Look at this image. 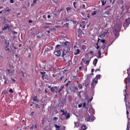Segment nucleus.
<instances>
[{"mask_svg": "<svg viewBox=\"0 0 130 130\" xmlns=\"http://www.w3.org/2000/svg\"><path fill=\"white\" fill-rule=\"evenodd\" d=\"M10 2L11 4H14V0H10Z\"/></svg>", "mask_w": 130, "mask_h": 130, "instance_id": "052dcab7", "label": "nucleus"}, {"mask_svg": "<svg viewBox=\"0 0 130 130\" xmlns=\"http://www.w3.org/2000/svg\"><path fill=\"white\" fill-rule=\"evenodd\" d=\"M54 127H55L56 130H61V129H60V126H59L56 124H54Z\"/></svg>", "mask_w": 130, "mask_h": 130, "instance_id": "6ab92c4d", "label": "nucleus"}, {"mask_svg": "<svg viewBox=\"0 0 130 130\" xmlns=\"http://www.w3.org/2000/svg\"><path fill=\"white\" fill-rule=\"evenodd\" d=\"M81 49L82 50H86L87 49V46L86 45H82L81 46Z\"/></svg>", "mask_w": 130, "mask_h": 130, "instance_id": "a878e982", "label": "nucleus"}, {"mask_svg": "<svg viewBox=\"0 0 130 130\" xmlns=\"http://www.w3.org/2000/svg\"><path fill=\"white\" fill-rule=\"evenodd\" d=\"M62 112H63V115H67V112L64 113V111H63L62 110H61Z\"/></svg>", "mask_w": 130, "mask_h": 130, "instance_id": "3c124183", "label": "nucleus"}, {"mask_svg": "<svg viewBox=\"0 0 130 130\" xmlns=\"http://www.w3.org/2000/svg\"><path fill=\"white\" fill-rule=\"evenodd\" d=\"M105 14H106V15H109V12L108 11H106Z\"/></svg>", "mask_w": 130, "mask_h": 130, "instance_id": "e2e57ef3", "label": "nucleus"}, {"mask_svg": "<svg viewBox=\"0 0 130 130\" xmlns=\"http://www.w3.org/2000/svg\"><path fill=\"white\" fill-rule=\"evenodd\" d=\"M87 128V126L86 125H82L81 127V130H86Z\"/></svg>", "mask_w": 130, "mask_h": 130, "instance_id": "393cba45", "label": "nucleus"}, {"mask_svg": "<svg viewBox=\"0 0 130 130\" xmlns=\"http://www.w3.org/2000/svg\"><path fill=\"white\" fill-rule=\"evenodd\" d=\"M33 101L34 102H36V103H38L39 102V101L38 99H37V96H35L32 97Z\"/></svg>", "mask_w": 130, "mask_h": 130, "instance_id": "f3484780", "label": "nucleus"}, {"mask_svg": "<svg viewBox=\"0 0 130 130\" xmlns=\"http://www.w3.org/2000/svg\"><path fill=\"white\" fill-rule=\"evenodd\" d=\"M78 87L79 89H83V85L82 84H79Z\"/></svg>", "mask_w": 130, "mask_h": 130, "instance_id": "4c0bfd02", "label": "nucleus"}, {"mask_svg": "<svg viewBox=\"0 0 130 130\" xmlns=\"http://www.w3.org/2000/svg\"><path fill=\"white\" fill-rule=\"evenodd\" d=\"M91 88H95V84H94V82H92L91 84Z\"/></svg>", "mask_w": 130, "mask_h": 130, "instance_id": "09e8293b", "label": "nucleus"}, {"mask_svg": "<svg viewBox=\"0 0 130 130\" xmlns=\"http://www.w3.org/2000/svg\"><path fill=\"white\" fill-rule=\"evenodd\" d=\"M53 54L56 55V56H57L58 57H59L61 54V50H56L54 51Z\"/></svg>", "mask_w": 130, "mask_h": 130, "instance_id": "0eeeda50", "label": "nucleus"}, {"mask_svg": "<svg viewBox=\"0 0 130 130\" xmlns=\"http://www.w3.org/2000/svg\"><path fill=\"white\" fill-rule=\"evenodd\" d=\"M74 124L75 127H79V126H80V124H79L78 122H75Z\"/></svg>", "mask_w": 130, "mask_h": 130, "instance_id": "bb28decb", "label": "nucleus"}, {"mask_svg": "<svg viewBox=\"0 0 130 130\" xmlns=\"http://www.w3.org/2000/svg\"><path fill=\"white\" fill-rule=\"evenodd\" d=\"M55 48V50H58L60 48V45H57Z\"/></svg>", "mask_w": 130, "mask_h": 130, "instance_id": "72a5a7b5", "label": "nucleus"}, {"mask_svg": "<svg viewBox=\"0 0 130 130\" xmlns=\"http://www.w3.org/2000/svg\"><path fill=\"white\" fill-rule=\"evenodd\" d=\"M120 29H121V24L118 25L117 27H116L115 29L113 30L114 31V35L117 37H118V35H119V32H118V31L117 30H120Z\"/></svg>", "mask_w": 130, "mask_h": 130, "instance_id": "7ed1b4c3", "label": "nucleus"}, {"mask_svg": "<svg viewBox=\"0 0 130 130\" xmlns=\"http://www.w3.org/2000/svg\"><path fill=\"white\" fill-rule=\"evenodd\" d=\"M93 100V98H91L90 99L87 100V103H86V102L83 103V107L84 108H85L86 110H88L89 109V106H90V105L89 104V102H91Z\"/></svg>", "mask_w": 130, "mask_h": 130, "instance_id": "f03ea898", "label": "nucleus"}, {"mask_svg": "<svg viewBox=\"0 0 130 130\" xmlns=\"http://www.w3.org/2000/svg\"><path fill=\"white\" fill-rule=\"evenodd\" d=\"M124 101L125 102V106L126 108V109L127 110V108H130V102L129 101L126 102V93H124Z\"/></svg>", "mask_w": 130, "mask_h": 130, "instance_id": "423d86ee", "label": "nucleus"}, {"mask_svg": "<svg viewBox=\"0 0 130 130\" xmlns=\"http://www.w3.org/2000/svg\"><path fill=\"white\" fill-rule=\"evenodd\" d=\"M28 58H32V57L31 56V53L28 54Z\"/></svg>", "mask_w": 130, "mask_h": 130, "instance_id": "864d4df0", "label": "nucleus"}, {"mask_svg": "<svg viewBox=\"0 0 130 130\" xmlns=\"http://www.w3.org/2000/svg\"><path fill=\"white\" fill-rule=\"evenodd\" d=\"M73 6H74V8H75V9H77V2H74Z\"/></svg>", "mask_w": 130, "mask_h": 130, "instance_id": "79ce46f5", "label": "nucleus"}, {"mask_svg": "<svg viewBox=\"0 0 130 130\" xmlns=\"http://www.w3.org/2000/svg\"><path fill=\"white\" fill-rule=\"evenodd\" d=\"M6 51H10V49L8 47H7V48H6Z\"/></svg>", "mask_w": 130, "mask_h": 130, "instance_id": "0e129e2a", "label": "nucleus"}, {"mask_svg": "<svg viewBox=\"0 0 130 130\" xmlns=\"http://www.w3.org/2000/svg\"><path fill=\"white\" fill-rule=\"evenodd\" d=\"M88 109V110L87 111H88V112L91 115H94L95 114V110L92 108V105H91V103H90V106H89Z\"/></svg>", "mask_w": 130, "mask_h": 130, "instance_id": "20e7f679", "label": "nucleus"}, {"mask_svg": "<svg viewBox=\"0 0 130 130\" xmlns=\"http://www.w3.org/2000/svg\"><path fill=\"white\" fill-rule=\"evenodd\" d=\"M23 129L24 130L27 129V127L26 126H23Z\"/></svg>", "mask_w": 130, "mask_h": 130, "instance_id": "774afa93", "label": "nucleus"}, {"mask_svg": "<svg viewBox=\"0 0 130 130\" xmlns=\"http://www.w3.org/2000/svg\"><path fill=\"white\" fill-rule=\"evenodd\" d=\"M128 114H129L128 111H127V110L126 109V115L128 119Z\"/></svg>", "mask_w": 130, "mask_h": 130, "instance_id": "603ef678", "label": "nucleus"}, {"mask_svg": "<svg viewBox=\"0 0 130 130\" xmlns=\"http://www.w3.org/2000/svg\"><path fill=\"white\" fill-rule=\"evenodd\" d=\"M78 33L79 36H80V35H82V33H83V30L81 28H78Z\"/></svg>", "mask_w": 130, "mask_h": 130, "instance_id": "b1692460", "label": "nucleus"}, {"mask_svg": "<svg viewBox=\"0 0 130 130\" xmlns=\"http://www.w3.org/2000/svg\"><path fill=\"white\" fill-rule=\"evenodd\" d=\"M11 80H12V81H13V82H16V80H15L13 78H11Z\"/></svg>", "mask_w": 130, "mask_h": 130, "instance_id": "338daca9", "label": "nucleus"}, {"mask_svg": "<svg viewBox=\"0 0 130 130\" xmlns=\"http://www.w3.org/2000/svg\"><path fill=\"white\" fill-rule=\"evenodd\" d=\"M85 119L87 121H94V120H95V117L88 114V117L86 118Z\"/></svg>", "mask_w": 130, "mask_h": 130, "instance_id": "6e6552de", "label": "nucleus"}, {"mask_svg": "<svg viewBox=\"0 0 130 130\" xmlns=\"http://www.w3.org/2000/svg\"><path fill=\"white\" fill-rule=\"evenodd\" d=\"M98 54H99V55L97 56V57L98 58H101V51L100 50H99L98 51Z\"/></svg>", "mask_w": 130, "mask_h": 130, "instance_id": "cd10ccee", "label": "nucleus"}, {"mask_svg": "<svg viewBox=\"0 0 130 130\" xmlns=\"http://www.w3.org/2000/svg\"><path fill=\"white\" fill-rule=\"evenodd\" d=\"M52 71L54 74H55V73H57V72L59 71V68L57 67L53 68L52 69Z\"/></svg>", "mask_w": 130, "mask_h": 130, "instance_id": "4468645a", "label": "nucleus"}, {"mask_svg": "<svg viewBox=\"0 0 130 130\" xmlns=\"http://www.w3.org/2000/svg\"><path fill=\"white\" fill-rule=\"evenodd\" d=\"M50 91L52 93H54L55 92V90H54V87H51Z\"/></svg>", "mask_w": 130, "mask_h": 130, "instance_id": "e433bc0d", "label": "nucleus"}, {"mask_svg": "<svg viewBox=\"0 0 130 130\" xmlns=\"http://www.w3.org/2000/svg\"><path fill=\"white\" fill-rule=\"evenodd\" d=\"M99 41H100V38H98V42L96 44V46L97 47H96V49H99L100 48V46L98 45V43H99Z\"/></svg>", "mask_w": 130, "mask_h": 130, "instance_id": "2f4dec72", "label": "nucleus"}, {"mask_svg": "<svg viewBox=\"0 0 130 130\" xmlns=\"http://www.w3.org/2000/svg\"><path fill=\"white\" fill-rule=\"evenodd\" d=\"M70 83H71V81H68L66 84H64V86H66V87H68V86H69V84H70Z\"/></svg>", "mask_w": 130, "mask_h": 130, "instance_id": "c03bdc74", "label": "nucleus"}, {"mask_svg": "<svg viewBox=\"0 0 130 130\" xmlns=\"http://www.w3.org/2000/svg\"><path fill=\"white\" fill-rule=\"evenodd\" d=\"M129 82H130V77L127 78L126 79V81L125 82V84H126V85H125V89L124 90V92L126 93V90H127V84H128L129 83Z\"/></svg>", "mask_w": 130, "mask_h": 130, "instance_id": "1a4fd4ad", "label": "nucleus"}, {"mask_svg": "<svg viewBox=\"0 0 130 130\" xmlns=\"http://www.w3.org/2000/svg\"><path fill=\"white\" fill-rule=\"evenodd\" d=\"M9 93H14V91L13 90V89L11 88L9 89Z\"/></svg>", "mask_w": 130, "mask_h": 130, "instance_id": "8fccbe9b", "label": "nucleus"}, {"mask_svg": "<svg viewBox=\"0 0 130 130\" xmlns=\"http://www.w3.org/2000/svg\"><path fill=\"white\" fill-rule=\"evenodd\" d=\"M82 106H83L82 104H80L78 105L79 108H81V107H82Z\"/></svg>", "mask_w": 130, "mask_h": 130, "instance_id": "6e6d98bb", "label": "nucleus"}, {"mask_svg": "<svg viewBox=\"0 0 130 130\" xmlns=\"http://www.w3.org/2000/svg\"><path fill=\"white\" fill-rule=\"evenodd\" d=\"M80 51L79 49H77L75 50L74 52V55H78V54H80Z\"/></svg>", "mask_w": 130, "mask_h": 130, "instance_id": "aec40b11", "label": "nucleus"}, {"mask_svg": "<svg viewBox=\"0 0 130 130\" xmlns=\"http://www.w3.org/2000/svg\"><path fill=\"white\" fill-rule=\"evenodd\" d=\"M82 8L83 9H85V8H86V6L84 4H83Z\"/></svg>", "mask_w": 130, "mask_h": 130, "instance_id": "69168bd1", "label": "nucleus"}, {"mask_svg": "<svg viewBox=\"0 0 130 130\" xmlns=\"http://www.w3.org/2000/svg\"><path fill=\"white\" fill-rule=\"evenodd\" d=\"M4 44L6 45V48H8V47H9V46L10 45V41L5 40Z\"/></svg>", "mask_w": 130, "mask_h": 130, "instance_id": "ddd939ff", "label": "nucleus"}, {"mask_svg": "<svg viewBox=\"0 0 130 130\" xmlns=\"http://www.w3.org/2000/svg\"><path fill=\"white\" fill-rule=\"evenodd\" d=\"M37 3V0H34L33 1V4H36Z\"/></svg>", "mask_w": 130, "mask_h": 130, "instance_id": "680f3d73", "label": "nucleus"}, {"mask_svg": "<svg viewBox=\"0 0 130 130\" xmlns=\"http://www.w3.org/2000/svg\"><path fill=\"white\" fill-rule=\"evenodd\" d=\"M40 74H41L42 76H45V74H46V73H45V72L43 71V72H41Z\"/></svg>", "mask_w": 130, "mask_h": 130, "instance_id": "49530a36", "label": "nucleus"}, {"mask_svg": "<svg viewBox=\"0 0 130 130\" xmlns=\"http://www.w3.org/2000/svg\"><path fill=\"white\" fill-rule=\"evenodd\" d=\"M92 83H95V84H97L98 83V79L94 78L92 80Z\"/></svg>", "mask_w": 130, "mask_h": 130, "instance_id": "473e14b6", "label": "nucleus"}, {"mask_svg": "<svg viewBox=\"0 0 130 130\" xmlns=\"http://www.w3.org/2000/svg\"><path fill=\"white\" fill-rule=\"evenodd\" d=\"M101 42H102V43H105V40H101Z\"/></svg>", "mask_w": 130, "mask_h": 130, "instance_id": "5fc2aeb1", "label": "nucleus"}, {"mask_svg": "<svg viewBox=\"0 0 130 130\" xmlns=\"http://www.w3.org/2000/svg\"><path fill=\"white\" fill-rule=\"evenodd\" d=\"M9 25H7L6 26H4L3 28V30H7V29H9Z\"/></svg>", "mask_w": 130, "mask_h": 130, "instance_id": "58836bf2", "label": "nucleus"}, {"mask_svg": "<svg viewBox=\"0 0 130 130\" xmlns=\"http://www.w3.org/2000/svg\"><path fill=\"white\" fill-rule=\"evenodd\" d=\"M97 14V11H95L91 13V16H95Z\"/></svg>", "mask_w": 130, "mask_h": 130, "instance_id": "a19ab883", "label": "nucleus"}, {"mask_svg": "<svg viewBox=\"0 0 130 130\" xmlns=\"http://www.w3.org/2000/svg\"><path fill=\"white\" fill-rule=\"evenodd\" d=\"M3 80H5L4 84H8V82H9V79H8V77L6 76V75L3 76Z\"/></svg>", "mask_w": 130, "mask_h": 130, "instance_id": "2eb2a0df", "label": "nucleus"}, {"mask_svg": "<svg viewBox=\"0 0 130 130\" xmlns=\"http://www.w3.org/2000/svg\"><path fill=\"white\" fill-rule=\"evenodd\" d=\"M105 35H106V34L104 31L102 34L100 35L99 37H100V38H103V37H105Z\"/></svg>", "mask_w": 130, "mask_h": 130, "instance_id": "5701e85b", "label": "nucleus"}, {"mask_svg": "<svg viewBox=\"0 0 130 130\" xmlns=\"http://www.w3.org/2000/svg\"><path fill=\"white\" fill-rule=\"evenodd\" d=\"M95 79H97L98 80H100V78H101V75H97Z\"/></svg>", "mask_w": 130, "mask_h": 130, "instance_id": "ea45409f", "label": "nucleus"}, {"mask_svg": "<svg viewBox=\"0 0 130 130\" xmlns=\"http://www.w3.org/2000/svg\"><path fill=\"white\" fill-rule=\"evenodd\" d=\"M64 55L68 57L70 56V52L68 51L66 52L62 51V57H64Z\"/></svg>", "mask_w": 130, "mask_h": 130, "instance_id": "9b49d317", "label": "nucleus"}, {"mask_svg": "<svg viewBox=\"0 0 130 130\" xmlns=\"http://www.w3.org/2000/svg\"><path fill=\"white\" fill-rule=\"evenodd\" d=\"M66 10H67L68 13H70V12H71V11H72V7H68L67 8H66Z\"/></svg>", "mask_w": 130, "mask_h": 130, "instance_id": "c9c22d12", "label": "nucleus"}, {"mask_svg": "<svg viewBox=\"0 0 130 130\" xmlns=\"http://www.w3.org/2000/svg\"><path fill=\"white\" fill-rule=\"evenodd\" d=\"M13 34L15 35V34H18V32H16V31L15 30H13Z\"/></svg>", "mask_w": 130, "mask_h": 130, "instance_id": "4d7b16f0", "label": "nucleus"}, {"mask_svg": "<svg viewBox=\"0 0 130 130\" xmlns=\"http://www.w3.org/2000/svg\"><path fill=\"white\" fill-rule=\"evenodd\" d=\"M129 123H130L128 121L126 130H129V128H128V127H129Z\"/></svg>", "mask_w": 130, "mask_h": 130, "instance_id": "a18cd8bd", "label": "nucleus"}, {"mask_svg": "<svg viewBox=\"0 0 130 130\" xmlns=\"http://www.w3.org/2000/svg\"><path fill=\"white\" fill-rule=\"evenodd\" d=\"M29 33L31 35H35V33H36V31H35V27L31 28L29 30Z\"/></svg>", "mask_w": 130, "mask_h": 130, "instance_id": "f8f14e48", "label": "nucleus"}, {"mask_svg": "<svg viewBox=\"0 0 130 130\" xmlns=\"http://www.w3.org/2000/svg\"><path fill=\"white\" fill-rule=\"evenodd\" d=\"M34 114V112H32L31 113H30V115H31V117H33V115Z\"/></svg>", "mask_w": 130, "mask_h": 130, "instance_id": "13d9d810", "label": "nucleus"}, {"mask_svg": "<svg viewBox=\"0 0 130 130\" xmlns=\"http://www.w3.org/2000/svg\"><path fill=\"white\" fill-rule=\"evenodd\" d=\"M6 73H8L10 76H14V74H15V70H12L10 71V70L7 69L6 70Z\"/></svg>", "mask_w": 130, "mask_h": 130, "instance_id": "9d476101", "label": "nucleus"}, {"mask_svg": "<svg viewBox=\"0 0 130 130\" xmlns=\"http://www.w3.org/2000/svg\"><path fill=\"white\" fill-rule=\"evenodd\" d=\"M63 27H69V23H65V24L63 25Z\"/></svg>", "mask_w": 130, "mask_h": 130, "instance_id": "de8ad7c7", "label": "nucleus"}, {"mask_svg": "<svg viewBox=\"0 0 130 130\" xmlns=\"http://www.w3.org/2000/svg\"><path fill=\"white\" fill-rule=\"evenodd\" d=\"M10 10V9H9L8 8H6L5 9H4L3 10H2L3 13H8V12H9Z\"/></svg>", "mask_w": 130, "mask_h": 130, "instance_id": "412c9836", "label": "nucleus"}, {"mask_svg": "<svg viewBox=\"0 0 130 130\" xmlns=\"http://www.w3.org/2000/svg\"><path fill=\"white\" fill-rule=\"evenodd\" d=\"M88 21V18H82V20H81V23H85V22H87Z\"/></svg>", "mask_w": 130, "mask_h": 130, "instance_id": "c85d7f7f", "label": "nucleus"}, {"mask_svg": "<svg viewBox=\"0 0 130 130\" xmlns=\"http://www.w3.org/2000/svg\"><path fill=\"white\" fill-rule=\"evenodd\" d=\"M63 79H64V76L60 77V78L58 80V82H61V81H62Z\"/></svg>", "mask_w": 130, "mask_h": 130, "instance_id": "f704fd0d", "label": "nucleus"}, {"mask_svg": "<svg viewBox=\"0 0 130 130\" xmlns=\"http://www.w3.org/2000/svg\"><path fill=\"white\" fill-rule=\"evenodd\" d=\"M34 127V124H32L31 127H30V129H33V128Z\"/></svg>", "mask_w": 130, "mask_h": 130, "instance_id": "bf43d9fd", "label": "nucleus"}, {"mask_svg": "<svg viewBox=\"0 0 130 130\" xmlns=\"http://www.w3.org/2000/svg\"><path fill=\"white\" fill-rule=\"evenodd\" d=\"M62 46L64 48H67L68 51H70L71 50V43L69 42L66 41L64 43H63Z\"/></svg>", "mask_w": 130, "mask_h": 130, "instance_id": "f257e3e1", "label": "nucleus"}, {"mask_svg": "<svg viewBox=\"0 0 130 130\" xmlns=\"http://www.w3.org/2000/svg\"><path fill=\"white\" fill-rule=\"evenodd\" d=\"M97 62H98V58H95L93 60V66H94L95 67H96V64H97Z\"/></svg>", "mask_w": 130, "mask_h": 130, "instance_id": "a211bd4d", "label": "nucleus"}, {"mask_svg": "<svg viewBox=\"0 0 130 130\" xmlns=\"http://www.w3.org/2000/svg\"><path fill=\"white\" fill-rule=\"evenodd\" d=\"M101 2L102 3V6H105V5L106 4V1L105 0H101Z\"/></svg>", "mask_w": 130, "mask_h": 130, "instance_id": "c756f323", "label": "nucleus"}, {"mask_svg": "<svg viewBox=\"0 0 130 130\" xmlns=\"http://www.w3.org/2000/svg\"><path fill=\"white\" fill-rule=\"evenodd\" d=\"M125 22L123 24V27L124 30L126 29V27H128L129 25L130 24V17L128 19H125Z\"/></svg>", "mask_w": 130, "mask_h": 130, "instance_id": "39448f33", "label": "nucleus"}, {"mask_svg": "<svg viewBox=\"0 0 130 130\" xmlns=\"http://www.w3.org/2000/svg\"><path fill=\"white\" fill-rule=\"evenodd\" d=\"M46 64H39L40 68H41V69H43L44 70H45V69H46Z\"/></svg>", "mask_w": 130, "mask_h": 130, "instance_id": "4be33fe9", "label": "nucleus"}, {"mask_svg": "<svg viewBox=\"0 0 130 130\" xmlns=\"http://www.w3.org/2000/svg\"><path fill=\"white\" fill-rule=\"evenodd\" d=\"M65 115L66 116V119H69V118H70V117H71V114L69 113L67 114L66 113V115Z\"/></svg>", "mask_w": 130, "mask_h": 130, "instance_id": "7c9ffc66", "label": "nucleus"}, {"mask_svg": "<svg viewBox=\"0 0 130 130\" xmlns=\"http://www.w3.org/2000/svg\"><path fill=\"white\" fill-rule=\"evenodd\" d=\"M64 88V85H61L59 88V89H57V92L59 94L61 91L62 90V89Z\"/></svg>", "mask_w": 130, "mask_h": 130, "instance_id": "dca6fc26", "label": "nucleus"}, {"mask_svg": "<svg viewBox=\"0 0 130 130\" xmlns=\"http://www.w3.org/2000/svg\"><path fill=\"white\" fill-rule=\"evenodd\" d=\"M90 53L92 55H93L94 54L93 53V51H90L89 52H88L87 54L85 55V56H88V55Z\"/></svg>", "mask_w": 130, "mask_h": 130, "instance_id": "37998d69", "label": "nucleus"}]
</instances>
